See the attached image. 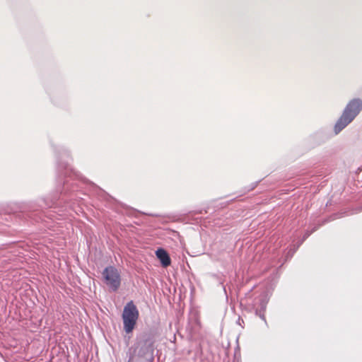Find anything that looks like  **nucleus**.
<instances>
[{
  "label": "nucleus",
  "instance_id": "1",
  "mask_svg": "<svg viewBox=\"0 0 362 362\" xmlns=\"http://www.w3.org/2000/svg\"><path fill=\"white\" fill-rule=\"evenodd\" d=\"M62 156L68 157V152L63 149L57 155L56 192L50 199H42V204L29 203L23 211L25 218L31 223L45 221V218L52 219L55 211L51 209L64 208L71 201H76L75 194L78 190L76 181L82 180V177L70 167L68 160L63 162Z\"/></svg>",
  "mask_w": 362,
  "mask_h": 362
},
{
  "label": "nucleus",
  "instance_id": "2",
  "mask_svg": "<svg viewBox=\"0 0 362 362\" xmlns=\"http://www.w3.org/2000/svg\"><path fill=\"white\" fill-rule=\"evenodd\" d=\"M156 341V332L148 329L141 332L136 337V342L134 347V354L141 358L152 362L154 359V343Z\"/></svg>",
  "mask_w": 362,
  "mask_h": 362
},
{
  "label": "nucleus",
  "instance_id": "3",
  "mask_svg": "<svg viewBox=\"0 0 362 362\" xmlns=\"http://www.w3.org/2000/svg\"><path fill=\"white\" fill-rule=\"evenodd\" d=\"M362 110V100L354 98L351 100L346 105L341 115L337 121L334 131L338 134L346 126H348Z\"/></svg>",
  "mask_w": 362,
  "mask_h": 362
},
{
  "label": "nucleus",
  "instance_id": "4",
  "mask_svg": "<svg viewBox=\"0 0 362 362\" xmlns=\"http://www.w3.org/2000/svg\"><path fill=\"white\" fill-rule=\"evenodd\" d=\"M139 316V310L132 300L128 302L124 307L122 315L123 328L126 333L134 330Z\"/></svg>",
  "mask_w": 362,
  "mask_h": 362
},
{
  "label": "nucleus",
  "instance_id": "5",
  "mask_svg": "<svg viewBox=\"0 0 362 362\" xmlns=\"http://www.w3.org/2000/svg\"><path fill=\"white\" fill-rule=\"evenodd\" d=\"M102 274L105 284L110 291L116 292L121 286V276L117 269L112 266L107 267Z\"/></svg>",
  "mask_w": 362,
  "mask_h": 362
},
{
  "label": "nucleus",
  "instance_id": "6",
  "mask_svg": "<svg viewBox=\"0 0 362 362\" xmlns=\"http://www.w3.org/2000/svg\"><path fill=\"white\" fill-rule=\"evenodd\" d=\"M156 255L163 267H167L171 264L170 257L165 249L158 248L156 251Z\"/></svg>",
  "mask_w": 362,
  "mask_h": 362
},
{
  "label": "nucleus",
  "instance_id": "7",
  "mask_svg": "<svg viewBox=\"0 0 362 362\" xmlns=\"http://www.w3.org/2000/svg\"><path fill=\"white\" fill-rule=\"evenodd\" d=\"M16 257V255L13 254V251L11 247L6 249H0V262L1 263L11 261Z\"/></svg>",
  "mask_w": 362,
  "mask_h": 362
},
{
  "label": "nucleus",
  "instance_id": "8",
  "mask_svg": "<svg viewBox=\"0 0 362 362\" xmlns=\"http://www.w3.org/2000/svg\"><path fill=\"white\" fill-rule=\"evenodd\" d=\"M300 247V245H292L291 246L286 255H285V257H286V260H288V259H290L294 255V253L297 251V250L298 249V247Z\"/></svg>",
  "mask_w": 362,
  "mask_h": 362
},
{
  "label": "nucleus",
  "instance_id": "9",
  "mask_svg": "<svg viewBox=\"0 0 362 362\" xmlns=\"http://www.w3.org/2000/svg\"><path fill=\"white\" fill-rule=\"evenodd\" d=\"M317 227H315L311 231L307 230L303 236L302 240L298 243V245H301L310 235L312 233L317 230Z\"/></svg>",
  "mask_w": 362,
  "mask_h": 362
},
{
  "label": "nucleus",
  "instance_id": "10",
  "mask_svg": "<svg viewBox=\"0 0 362 362\" xmlns=\"http://www.w3.org/2000/svg\"><path fill=\"white\" fill-rule=\"evenodd\" d=\"M264 312L265 311H263L262 310H258L257 309L255 310V314L256 315H257L258 317H259L262 320H264L265 322V323L267 324V321H266V317H265V315H264Z\"/></svg>",
  "mask_w": 362,
  "mask_h": 362
},
{
  "label": "nucleus",
  "instance_id": "11",
  "mask_svg": "<svg viewBox=\"0 0 362 362\" xmlns=\"http://www.w3.org/2000/svg\"><path fill=\"white\" fill-rule=\"evenodd\" d=\"M266 305H267V303L264 301H262L260 303V309L259 310H262L263 311H265L266 310Z\"/></svg>",
  "mask_w": 362,
  "mask_h": 362
},
{
  "label": "nucleus",
  "instance_id": "12",
  "mask_svg": "<svg viewBox=\"0 0 362 362\" xmlns=\"http://www.w3.org/2000/svg\"><path fill=\"white\" fill-rule=\"evenodd\" d=\"M257 185V182L252 183L251 187L247 190V192H250L252 189H254Z\"/></svg>",
  "mask_w": 362,
  "mask_h": 362
},
{
  "label": "nucleus",
  "instance_id": "13",
  "mask_svg": "<svg viewBox=\"0 0 362 362\" xmlns=\"http://www.w3.org/2000/svg\"><path fill=\"white\" fill-rule=\"evenodd\" d=\"M340 217H341V216H340L339 215H338V214H334V215L333 216V218H332V220H334V219H335V218H340Z\"/></svg>",
  "mask_w": 362,
  "mask_h": 362
},
{
  "label": "nucleus",
  "instance_id": "14",
  "mask_svg": "<svg viewBox=\"0 0 362 362\" xmlns=\"http://www.w3.org/2000/svg\"><path fill=\"white\" fill-rule=\"evenodd\" d=\"M132 359H133V356H131L129 357V362H130Z\"/></svg>",
  "mask_w": 362,
  "mask_h": 362
}]
</instances>
